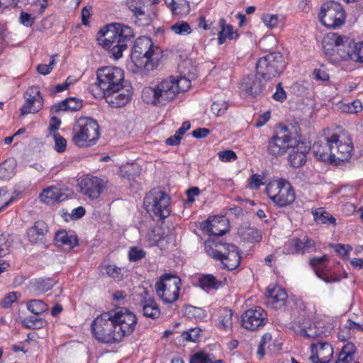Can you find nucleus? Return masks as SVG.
<instances>
[{"label":"nucleus","mask_w":363,"mask_h":363,"mask_svg":"<svg viewBox=\"0 0 363 363\" xmlns=\"http://www.w3.org/2000/svg\"><path fill=\"white\" fill-rule=\"evenodd\" d=\"M331 136L325 138L324 140L315 142L312 146L313 152L318 160L331 164H333L335 160Z\"/></svg>","instance_id":"obj_16"},{"label":"nucleus","mask_w":363,"mask_h":363,"mask_svg":"<svg viewBox=\"0 0 363 363\" xmlns=\"http://www.w3.org/2000/svg\"><path fill=\"white\" fill-rule=\"evenodd\" d=\"M171 30L177 35H186L192 32L190 25L184 21H179L171 26Z\"/></svg>","instance_id":"obj_43"},{"label":"nucleus","mask_w":363,"mask_h":363,"mask_svg":"<svg viewBox=\"0 0 363 363\" xmlns=\"http://www.w3.org/2000/svg\"><path fill=\"white\" fill-rule=\"evenodd\" d=\"M221 255V258L218 260L225 268L233 270L240 265L241 256L236 245L226 244Z\"/></svg>","instance_id":"obj_19"},{"label":"nucleus","mask_w":363,"mask_h":363,"mask_svg":"<svg viewBox=\"0 0 363 363\" xmlns=\"http://www.w3.org/2000/svg\"><path fill=\"white\" fill-rule=\"evenodd\" d=\"M273 98L276 101L282 102L286 98V94L281 84H278L276 92L273 94Z\"/></svg>","instance_id":"obj_64"},{"label":"nucleus","mask_w":363,"mask_h":363,"mask_svg":"<svg viewBox=\"0 0 363 363\" xmlns=\"http://www.w3.org/2000/svg\"><path fill=\"white\" fill-rule=\"evenodd\" d=\"M199 286L204 290L216 289L221 284L211 274L202 275L199 279Z\"/></svg>","instance_id":"obj_38"},{"label":"nucleus","mask_w":363,"mask_h":363,"mask_svg":"<svg viewBox=\"0 0 363 363\" xmlns=\"http://www.w3.org/2000/svg\"><path fill=\"white\" fill-rule=\"evenodd\" d=\"M333 247L342 257H348L349 252L352 250V247L349 245L336 244L333 245Z\"/></svg>","instance_id":"obj_56"},{"label":"nucleus","mask_w":363,"mask_h":363,"mask_svg":"<svg viewBox=\"0 0 363 363\" xmlns=\"http://www.w3.org/2000/svg\"><path fill=\"white\" fill-rule=\"evenodd\" d=\"M285 67L282 55L274 52L259 58L257 62V74L264 79L269 80L280 74Z\"/></svg>","instance_id":"obj_10"},{"label":"nucleus","mask_w":363,"mask_h":363,"mask_svg":"<svg viewBox=\"0 0 363 363\" xmlns=\"http://www.w3.org/2000/svg\"><path fill=\"white\" fill-rule=\"evenodd\" d=\"M132 93L128 89H119L118 91L108 94H102L101 98H104L106 101L112 108H120L125 106L131 99Z\"/></svg>","instance_id":"obj_21"},{"label":"nucleus","mask_w":363,"mask_h":363,"mask_svg":"<svg viewBox=\"0 0 363 363\" xmlns=\"http://www.w3.org/2000/svg\"><path fill=\"white\" fill-rule=\"evenodd\" d=\"M126 5L135 18L138 26H146L151 23V18L145 11V0H127Z\"/></svg>","instance_id":"obj_18"},{"label":"nucleus","mask_w":363,"mask_h":363,"mask_svg":"<svg viewBox=\"0 0 363 363\" xmlns=\"http://www.w3.org/2000/svg\"><path fill=\"white\" fill-rule=\"evenodd\" d=\"M48 226L43 220H38L27 230V237L32 244L44 243Z\"/></svg>","instance_id":"obj_23"},{"label":"nucleus","mask_w":363,"mask_h":363,"mask_svg":"<svg viewBox=\"0 0 363 363\" xmlns=\"http://www.w3.org/2000/svg\"><path fill=\"white\" fill-rule=\"evenodd\" d=\"M233 313L232 310L227 308L218 311V325L223 330L230 329L233 325Z\"/></svg>","instance_id":"obj_35"},{"label":"nucleus","mask_w":363,"mask_h":363,"mask_svg":"<svg viewBox=\"0 0 363 363\" xmlns=\"http://www.w3.org/2000/svg\"><path fill=\"white\" fill-rule=\"evenodd\" d=\"M141 168L135 163L126 164L120 169V175L128 179H133L140 174Z\"/></svg>","instance_id":"obj_37"},{"label":"nucleus","mask_w":363,"mask_h":363,"mask_svg":"<svg viewBox=\"0 0 363 363\" xmlns=\"http://www.w3.org/2000/svg\"><path fill=\"white\" fill-rule=\"evenodd\" d=\"M244 239L250 242H259L262 239V235L257 229L248 228L243 233Z\"/></svg>","instance_id":"obj_50"},{"label":"nucleus","mask_w":363,"mask_h":363,"mask_svg":"<svg viewBox=\"0 0 363 363\" xmlns=\"http://www.w3.org/2000/svg\"><path fill=\"white\" fill-rule=\"evenodd\" d=\"M262 20L264 25L268 28H274L278 24V16L273 14H264L262 17Z\"/></svg>","instance_id":"obj_53"},{"label":"nucleus","mask_w":363,"mask_h":363,"mask_svg":"<svg viewBox=\"0 0 363 363\" xmlns=\"http://www.w3.org/2000/svg\"><path fill=\"white\" fill-rule=\"evenodd\" d=\"M97 81L89 87V92L95 98H101L102 94H108L123 86L124 73L122 69L116 67H104L96 72Z\"/></svg>","instance_id":"obj_4"},{"label":"nucleus","mask_w":363,"mask_h":363,"mask_svg":"<svg viewBox=\"0 0 363 363\" xmlns=\"http://www.w3.org/2000/svg\"><path fill=\"white\" fill-rule=\"evenodd\" d=\"M331 142L333 146L334 164H336L340 161L348 160L351 157L353 145L349 136L333 134Z\"/></svg>","instance_id":"obj_13"},{"label":"nucleus","mask_w":363,"mask_h":363,"mask_svg":"<svg viewBox=\"0 0 363 363\" xmlns=\"http://www.w3.org/2000/svg\"><path fill=\"white\" fill-rule=\"evenodd\" d=\"M82 107V101L76 98H67L65 100L53 105L51 107V113H57L60 111H77Z\"/></svg>","instance_id":"obj_29"},{"label":"nucleus","mask_w":363,"mask_h":363,"mask_svg":"<svg viewBox=\"0 0 363 363\" xmlns=\"http://www.w3.org/2000/svg\"><path fill=\"white\" fill-rule=\"evenodd\" d=\"M55 240L59 246H65L69 249H72L77 245L78 241L75 235H69L65 230H61L55 233Z\"/></svg>","instance_id":"obj_31"},{"label":"nucleus","mask_w":363,"mask_h":363,"mask_svg":"<svg viewBox=\"0 0 363 363\" xmlns=\"http://www.w3.org/2000/svg\"><path fill=\"white\" fill-rule=\"evenodd\" d=\"M315 249V242L313 240L305 236L301 239V254L313 251Z\"/></svg>","instance_id":"obj_51"},{"label":"nucleus","mask_w":363,"mask_h":363,"mask_svg":"<svg viewBox=\"0 0 363 363\" xmlns=\"http://www.w3.org/2000/svg\"><path fill=\"white\" fill-rule=\"evenodd\" d=\"M55 283V281L49 278H38L33 282V287L35 291L45 292L52 289Z\"/></svg>","instance_id":"obj_42"},{"label":"nucleus","mask_w":363,"mask_h":363,"mask_svg":"<svg viewBox=\"0 0 363 363\" xmlns=\"http://www.w3.org/2000/svg\"><path fill=\"white\" fill-rule=\"evenodd\" d=\"M228 108V102L225 100L215 101L211 105V111L216 116L224 115Z\"/></svg>","instance_id":"obj_47"},{"label":"nucleus","mask_w":363,"mask_h":363,"mask_svg":"<svg viewBox=\"0 0 363 363\" xmlns=\"http://www.w3.org/2000/svg\"><path fill=\"white\" fill-rule=\"evenodd\" d=\"M315 353L310 359L313 363H328L332 357L333 349L330 344L319 342L315 345Z\"/></svg>","instance_id":"obj_24"},{"label":"nucleus","mask_w":363,"mask_h":363,"mask_svg":"<svg viewBox=\"0 0 363 363\" xmlns=\"http://www.w3.org/2000/svg\"><path fill=\"white\" fill-rule=\"evenodd\" d=\"M283 252L286 255L301 253V239L294 238L288 240L284 246Z\"/></svg>","instance_id":"obj_41"},{"label":"nucleus","mask_w":363,"mask_h":363,"mask_svg":"<svg viewBox=\"0 0 363 363\" xmlns=\"http://www.w3.org/2000/svg\"><path fill=\"white\" fill-rule=\"evenodd\" d=\"M19 296V294L17 292L9 293L1 301V305L3 308H7L15 302Z\"/></svg>","instance_id":"obj_54"},{"label":"nucleus","mask_w":363,"mask_h":363,"mask_svg":"<svg viewBox=\"0 0 363 363\" xmlns=\"http://www.w3.org/2000/svg\"><path fill=\"white\" fill-rule=\"evenodd\" d=\"M98 40L104 48L111 49L113 57L118 60L122 57L128 43L133 38V31L129 26L120 23L108 25L99 32Z\"/></svg>","instance_id":"obj_3"},{"label":"nucleus","mask_w":363,"mask_h":363,"mask_svg":"<svg viewBox=\"0 0 363 363\" xmlns=\"http://www.w3.org/2000/svg\"><path fill=\"white\" fill-rule=\"evenodd\" d=\"M201 333V330L198 328H191L188 331L182 333L181 337L184 340L189 342H196Z\"/></svg>","instance_id":"obj_48"},{"label":"nucleus","mask_w":363,"mask_h":363,"mask_svg":"<svg viewBox=\"0 0 363 363\" xmlns=\"http://www.w3.org/2000/svg\"><path fill=\"white\" fill-rule=\"evenodd\" d=\"M271 340L272 335L269 333H265L262 337L257 350V354L259 356L260 358H262L264 355V346L266 343L270 342Z\"/></svg>","instance_id":"obj_59"},{"label":"nucleus","mask_w":363,"mask_h":363,"mask_svg":"<svg viewBox=\"0 0 363 363\" xmlns=\"http://www.w3.org/2000/svg\"><path fill=\"white\" fill-rule=\"evenodd\" d=\"M169 196L159 189L151 190L144 199V206L147 213L156 220H162L170 215Z\"/></svg>","instance_id":"obj_7"},{"label":"nucleus","mask_w":363,"mask_h":363,"mask_svg":"<svg viewBox=\"0 0 363 363\" xmlns=\"http://www.w3.org/2000/svg\"><path fill=\"white\" fill-rule=\"evenodd\" d=\"M319 20L327 28H339L345 23V11L340 3L335 1H327L321 6Z\"/></svg>","instance_id":"obj_11"},{"label":"nucleus","mask_w":363,"mask_h":363,"mask_svg":"<svg viewBox=\"0 0 363 363\" xmlns=\"http://www.w3.org/2000/svg\"><path fill=\"white\" fill-rule=\"evenodd\" d=\"M265 192L280 207L287 206L295 200V193L291 184L283 179L270 182L265 188Z\"/></svg>","instance_id":"obj_8"},{"label":"nucleus","mask_w":363,"mask_h":363,"mask_svg":"<svg viewBox=\"0 0 363 363\" xmlns=\"http://www.w3.org/2000/svg\"><path fill=\"white\" fill-rule=\"evenodd\" d=\"M294 141L287 128L281 127L269 140L267 152L274 157L281 156L293 146Z\"/></svg>","instance_id":"obj_12"},{"label":"nucleus","mask_w":363,"mask_h":363,"mask_svg":"<svg viewBox=\"0 0 363 363\" xmlns=\"http://www.w3.org/2000/svg\"><path fill=\"white\" fill-rule=\"evenodd\" d=\"M40 200L48 204L65 201L67 196L62 189L56 186H50L43 191L40 194Z\"/></svg>","instance_id":"obj_28"},{"label":"nucleus","mask_w":363,"mask_h":363,"mask_svg":"<svg viewBox=\"0 0 363 363\" xmlns=\"http://www.w3.org/2000/svg\"><path fill=\"white\" fill-rule=\"evenodd\" d=\"M328 39L336 47L345 46L347 44V49L348 50V45L350 43L348 38L337 35V33H331L328 35Z\"/></svg>","instance_id":"obj_49"},{"label":"nucleus","mask_w":363,"mask_h":363,"mask_svg":"<svg viewBox=\"0 0 363 363\" xmlns=\"http://www.w3.org/2000/svg\"><path fill=\"white\" fill-rule=\"evenodd\" d=\"M263 177L257 174H252L250 179V186L252 189H257L261 185L263 184L262 182Z\"/></svg>","instance_id":"obj_62"},{"label":"nucleus","mask_w":363,"mask_h":363,"mask_svg":"<svg viewBox=\"0 0 363 363\" xmlns=\"http://www.w3.org/2000/svg\"><path fill=\"white\" fill-rule=\"evenodd\" d=\"M213 356L205 352H199L191 355L189 363H213Z\"/></svg>","instance_id":"obj_45"},{"label":"nucleus","mask_w":363,"mask_h":363,"mask_svg":"<svg viewBox=\"0 0 363 363\" xmlns=\"http://www.w3.org/2000/svg\"><path fill=\"white\" fill-rule=\"evenodd\" d=\"M220 26L221 27V30L218 34V44L222 45L224 43L227 38L233 39L234 38V32L233 28L230 25H225V21L223 19L220 20Z\"/></svg>","instance_id":"obj_40"},{"label":"nucleus","mask_w":363,"mask_h":363,"mask_svg":"<svg viewBox=\"0 0 363 363\" xmlns=\"http://www.w3.org/2000/svg\"><path fill=\"white\" fill-rule=\"evenodd\" d=\"M321 322L309 323L308 325H304L298 329H295V333L300 336L306 338H315L325 335V330L323 327Z\"/></svg>","instance_id":"obj_27"},{"label":"nucleus","mask_w":363,"mask_h":363,"mask_svg":"<svg viewBox=\"0 0 363 363\" xmlns=\"http://www.w3.org/2000/svg\"><path fill=\"white\" fill-rule=\"evenodd\" d=\"M16 162L13 159L6 160L0 164V179L9 180L15 173Z\"/></svg>","instance_id":"obj_36"},{"label":"nucleus","mask_w":363,"mask_h":363,"mask_svg":"<svg viewBox=\"0 0 363 363\" xmlns=\"http://www.w3.org/2000/svg\"><path fill=\"white\" fill-rule=\"evenodd\" d=\"M162 58V51L158 47H155L150 38H138L133 45L131 59L135 65L146 70H153L157 68Z\"/></svg>","instance_id":"obj_5"},{"label":"nucleus","mask_w":363,"mask_h":363,"mask_svg":"<svg viewBox=\"0 0 363 363\" xmlns=\"http://www.w3.org/2000/svg\"><path fill=\"white\" fill-rule=\"evenodd\" d=\"M288 296L285 290L279 286L268 287L266 304L274 309L282 308L286 302Z\"/></svg>","instance_id":"obj_20"},{"label":"nucleus","mask_w":363,"mask_h":363,"mask_svg":"<svg viewBox=\"0 0 363 363\" xmlns=\"http://www.w3.org/2000/svg\"><path fill=\"white\" fill-rule=\"evenodd\" d=\"M266 316V313L261 308L248 309L242 315V325L247 330H257L265 325Z\"/></svg>","instance_id":"obj_15"},{"label":"nucleus","mask_w":363,"mask_h":363,"mask_svg":"<svg viewBox=\"0 0 363 363\" xmlns=\"http://www.w3.org/2000/svg\"><path fill=\"white\" fill-rule=\"evenodd\" d=\"M262 81L255 74L244 77L240 84L241 91L247 96H257L262 93Z\"/></svg>","instance_id":"obj_22"},{"label":"nucleus","mask_w":363,"mask_h":363,"mask_svg":"<svg viewBox=\"0 0 363 363\" xmlns=\"http://www.w3.org/2000/svg\"><path fill=\"white\" fill-rule=\"evenodd\" d=\"M143 313L144 316L152 319L157 318L160 315L159 307L153 299L143 300Z\"/></svg>","instance_id":"obj_34"},{"label":"nucleus","mask_w":363,"mask_h":363,"mask_svg":"<svg viewBox=\"0 0 363 363\" xmlns=\"http://www.w3.org/2000/svg\"><path fill=\"white\" fill-rule=\"evenodd\" d=\"M43 96L38 86L29 87L26 92V101L21 108L22 115L38 112L43 106Z\"/></svg>","instance_id":"obj_14"},{"label":"nucleus","mask_w":363,"mask_h":363,"mask_svg":"<svg viewBox=\"0 0 363 363\" xmlns=\"http://www.w3.org/2000/svg\"><path fill=\"white\" fill-rule=\"evenodd\" d=\"M23 323L27 328H38L43 325L42 319L35 317L26 318Z\"/></svg>","instance_id":"obj_61"},{"label":"nucleus","mask_w":363,"mask_h":363,"mask_svg":"<svg viewBox=\"0 0 363 363\" xmlns=\"http://www.w3.org/2000/svg\"><path fill=\"white\" fill-rule=\"evenodd\" d=\"M226 244H223L213 239H208L204 242L206 252L213 259L218 260Z\"/></svg>","instance_id":"obj_32"},{"label":"nucleus","mask_w":363,"mask_h":363,"mask_svg":"<svg viewBox=\"0 0 363 363\" xmlns=\"http://www.w3.org/2000/svg\"><path fill=\"white\" fill-rule=\"evenodd\" d=\"M327 259L326 256L314 257L311 259V264L314 267L316 275L326 283H332L337 281L335 278L330 277L329 274L323 270V264Z\"/></svg>","instance_id":"obj_30"},{"label":"nucleus","mask_w":363,"mask_h":363,"mask_svg":"<svg viewBox=\"0 0 363 363\" xmlns=\"http://www.w3.org/2000/svg\"><path fill=\"white\" fill-rule=\"evenodd\" d=\"M54 138L56 151L58 152H64L67 147V140L58 133L55 134Z\"/></svg>","instance_id":"obj_57"},{"label":"nucleus","mask_w":363,"mask_h":363,"mask_svg":"<svg viewBox=\"0 0 363 363\" xmlns=\"http://www.w3.org/2000/svg\"><path fill=\"white\" fill-rule=\"evenodd\" d=\"M182 76H170L156 84L145 87L142 98L147 104H165L173 100L180 92L191 87V81L196 77V66L192 59L186 58L178 65Z\"/></svg>","instance_id":"obj_1"},{"label":"nucleus","mask_w":363,"mask_h":363,"mask_svg":"<svg viewBox=\"0 0 363 363\" xmlns=\"http://www.w3.org/2000/svg\"><path fill=\"white\" fill-rule=\"evenodd\" d=\"M79 186L82 194L91 199H96L104 188V183L98 177H86L80 181Z\"/></svg>","instance_id":"obj_17"},{"label":"nucleus","mask_w":363,"mask_h":363,"mask_svg":"<svg viewBox=\"0 0 363 363\" xmlns=\"http://www.w3.org/2000/svg\"><path fill=\"white\" fill-rule=\"evenodd\" d=\"M35 18L26 12H21L20 16L21 23L26 27H31L34 23Z\"/></svg>","instance_id":"obj_63"},{"label":"nucleus","mask_w":363,"mask_h":363,"mask_svg":"<svg viewBox=\"0 0 363 363\" xmlns=\"http://www.w3.org/2000/svg\"><path fill=\"white\" fill-rule=\"evenodd\" d=\"M11 243L9 240L4 235H0V257L9 253Z\"/></svg>","instance_id":"obj_52"},{"label":"nucleus","mask_w":363,"mask_h":363,"mask_svg":"<svg viewBox=\"0 0 363 363\" xmlns=\"http://www.w3.org/2000/svg\"><path fill=\"white\" fill-rule=\"evenodd\" d=\"M218 157L223 162H231L237 158L236 154L233 150H224L218 152Z\"/></svg>","instance_id":"obj_60"},{"label":"nucleus","mask_w":363,"mask_h":363,"mask_svg":"<svg viewBox=\"0 0 363 363\" xmlns=\"http://www.w3.org/2000/svg\"><path fill=\"white\" fill-rule=\"evenodd\" d=\"M28 309L35 315H39L48 309V306L41 300H31L27 303Z\"/></svg>","instance_id":"obj_44"},{"label":"nucleus","mask_w":363,"mask_h":363,"mask_svg":"<svg viewBox=\"0 0 363 363\" xmlns=\"http://www.w3.org/2000/svg\"><path fill=\"white\" fill-rule=\"evenodd\" d=\"M138 323L136 315L127 308L104 313L91 323L94 337L101 342H119L130 335Z\"/></svg>","instance_id":"obj_2"},{"label":"nucleus","mask_w":363,"mask_h":363,"mask_svg":"<svg viewBox=\"0 0 363 363\" xmlns=\"http://www.w3.org/2000/svg\"><path fill=\"white\" fill-rule=\"evenodd\" d=\"M356 352V347L354 345L352 342H347L345 345L342 349V351L340 354L343 356H347V357L353 360V356Z\"/></svg>","instance_id":"obj_58"},{"label":"nucleus","mask_w":363,"mask_h":363,"mask_svg":"<svg viewBox=\"0 0 363 363\" xmlns=\"http://www.w3.org/2000/svg\"><path fill=\"white\" fill-rule=\"evenodd\" d=\"M338 52L343 61L352 60L363 63V42L358 46L353 43H350L347 51L338 49Z\"/></svg>","instance_id":"obj_25"},{"label":"nucleus","mask_w":363,"mask_h":363,"mask_svg":"<svg viewBox=\"0 0 363 363\" xmlns=\"http://www.w3.org/2000/svg\"><path fill=\"white\" fill-rule=\"evenodd\" d=\"M362 102L359 100H354L348 104H343L340 107L342 112L348 113H357L362 111Z\"/></svg>","instance_id":"obj_46"},{"label":"nucleus","mask_w":363,"mask_h":363,"mask_svg":"<svg viewBox=\"0 0 363 363\" xmlns=\"http://www.w3.org/2000/svg\"><path fill=\"white\" fill-rule=\"evenodd\" d=\"M102 272L111 278L116 281H121L123 278V274L125 272L124 269L118 267L114 264L105 265L101 267Z\"/></svg>","instance_id":"obj_39"},{"label":"nucleus","mask_w":363,"mask_h":363,"mask_svg":"<svg viewBox=\"0 0 363 363\" xmlns=\"http://www.w3.org/2000/svg\"><path fill=\"white\" fill-rule=\"evenodd\" d=\"M182 281L172 274H164L155 283V289L158 297L167 304L174 303L179 296Z\"/></svg>","instance_id":"obj_9"},{"label":"nucleus","mask_w":363,"mask_h":363,"mask_svg":"<svg viewBox=\"0 0 363 363\" xmlns=\"http://www.w3.org/2000/svg\"><path fill=\"white\" fill-rule=\"evenodd\" d=\"M145 256V252L137 247H131L128 253L129 259L132 262H137Z\"/></svg>","instance_id":"obj_55"},{"label":"nucleus","mask_w":363,"mask_h":363,"mask_svg":"<svg viewBox=\"0 0 363 363\" xmlns=\"http://www.w3.org/2000/svg\"><path fill=\"white\" fill-rule=\"evenodd\" d=\"M290 148L291 151L289 152V161L291 166L298 167L303 165L306 161V147H304L303 143L296 145V142L294 141L293 146Z\"/></svg>","instance_id":"obj_26"},{"label":"nucleus","mask_w":363,"mask_h":363,"mask_svg":"<svg viewBox=\"0 0 363 363\" xmlns=\"http://www.w3.org/2000/svg\"><path fill=\"white\" fill-rule=\"evenodd\" d=\"M99 136V125L91 118H79L73 126L72 142L77 147H91L96 143Z\"/></svg>","instance_id":"obj_6"},{"label":"nucleus","mask_w":363,"mask_h":363,"mask_svg":"<svg viewBox=\"0 0 363 363\" xmlns=\"http://www.w3.org/2000/svg\"><path fill=\"white\" fill-rule=\"evenodd\" d=\"M225 225L226 220L218 218L213 219L212 220H209V219H208L206 228L210 235L221 236L227 231L225 228H221V227H225Z\"/></svg>","instance_id":"obj_33"}]
</instances>
